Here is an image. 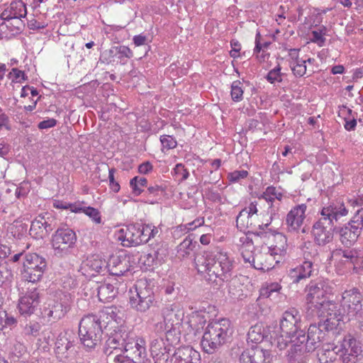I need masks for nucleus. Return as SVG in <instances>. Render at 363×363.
Segmentation results:
<instances>
[{
    "instance_id": "1",
    "label": "nucleus",
    "mask_w": 363,
    "mask_h": 363,
    "mask_svg": "<svg viewBox=\"0 0 363 363\" xmlns=\"http://www.w3.org/2000/svg\"><path fill=\"white\" fill-rule=\"evenodd\" d=\"M194 264L198 273L208 283L221 286L228 282L230 296H240L242 289L237 279H233V261L226 252L205 251L195 256Z\"/></svg>"
},
{
    "instance_id": "2",
    "label": "nucleus",
    "mask_w": 363,
    "mask_h": 363,
    "mask_svg": "<svg viewBox=\"0 0 363 363\" xmlns=\"http://www.w3.org/2000/svg\"><path fill=\"white\" fill-rule=\"evenodd\" d=\"M121 350L123 354L113 357L115 363H141L145 357V341L138 339L133 333L120 330L106 340L104 352L111 357L113 351Z\"/></svg>"
},
{
    "instance_id": "3",
    "label": "nucleus",
    "mask_w": 363,
    "mask_h": 363,
    "mask_svg": "<svg viewBox=\"0 0 363 363\" xmlns=\"http://www.w3.org/2000/svg\"><path fill=\"white\" fill-rule=\"evenodd\" d=\"M348 212L349 209L340 203H330L323 206L312 226L311 233L315 244L325 246L330 243L333 240L334 232H336L335 223Z\"/></svg>"
},
{
    "instance_id": "4",
    "label": "nucleus",
    "mask_w": 363,
    "mask_h": 363,
    "mask_svg": "<svg viewBox=\"0 0 363 363\" xmlns=\"http://www.w3.org/2000/svg\"><path fill=\"white\" fill-rule=\"evenodd\" d=\"M106 315H108L117 322V314L111 308L100 311L98 314H88L84 315L79 324V336L81 343L88 350L95 349L100 345L104 333L103 328L106 329L101 320Z\"/></svg>"
},
{
    "instance_id": "5",
    "label": "nucleus",
    "mask_w": 363,
    "mask_h": 363,
    "mask_svg": "<svg viewBox=\"0 0 363 363\" xmlns=\"http://www.w3.org/2000/svg\"><path fill=\"white\" fill-rule=\"evenodd\" d=\"M233 334L231 322L227 318L212 320L205 329L201 342L203 351L213 354L230 341Z\"/></svg>"
},
{
    "instance_id": "6",
    "label": "nucleus",
    "mask_w": 363,
    "mask_h": 363,
    "mask_svg": "<svg viewBox=\"0 0 363 363\" xmlns=\"http://www.w3.org/2000/svg\"><path fill=\"white\" fill-rule=\"evenodd\" d=\"M325 335L315 324H311L307 333L304 329L299 332V335L293 340V345L288 352L290 359H296L305 352H311L317 349L321 342L325 340Z\"/></svg>"
},
{
    "instance_id": "7",
    "label": "nucleus",
    "mask_w": 363,
    "mask_h": 363,
    "mask_svg": "<svg viewBox=\"0 0 363 363\" xmlns=\"http://www.w3.org/2000/svg\"><path fill=\"white\" fill-rule=\"evenodd\" d=\"M307 303L311 308L319 311H334L337 308L335 303L329 301L328 295L332 292V288L325 280L311 281L306 287Z\"/></svg>"
},
{
    "instance_id": "8",
    "label": "nucleus",
    "mask_w": 363,
    "mask_h": 363,
    "mask_svg": "<svg viewBox=\"0 0 363 363\" xmlns=\"http://www.w3.org/2000/svg\"><path fill=\"white\" fill-rule=\"evenodd\" d=\"M363 296L359 291L353 288L346 290L342 295L340 311L342 319L350 321L355 320L359 328L363 325Z\"/></svg>"
},
{
    "instance_id": "9",
    "label": "nucleus",
    "mask_w": 363,
    "mask_h": 363,
    "mask_svg": "<svg viewBox=\"0 0 363 363\" xmlns=\"http://www.w3.org/2000/svg\"><path fill=\"white\" fill-rule=\"evenodd\" d=\"M129 294L130 306L138 312L145 313L157 303L153 290L145 280L138 281Z\"/></svg>"
},
{
    "instance_id": "10",
    "label": "nucleus",
    "mask_w": 363,
    "mask_h": 363,
    "mask_svg": "<svg viewBox=\"0 0 363 363\" xmlns=\"http://www.w3.org/2000/svg\"><path fill=\"white\" fill-rule=\"evenodd\" d=\"M47 267L48 262L44 257L36 253L26 254L21 270L22 278L32 283L39 281Z\"/></svg>"
},
{
    "instance_id": "11",
    "label": "nucleus",
    "mask_w": 363,
    "mask_h": 363,
    "mask_svg": "<svg viewBox=\"0 0 363 363\" xmlns=\"http://www.w3.org/2000/svg\"><path fill=\"white\" fill-rule=\"evenodd\" d=\"M77 242L75 232L69 228H57L52 236L51 244L55 256L65 257L71 254Z\"/></svg>"
},
{
    "instance_id": "12",
    "label": "nucleus",
    "mask_w": 363,
    "mask_h": 363,
    "mask_svg": "<svg viewBox=\"0 0 363 363\" xmlns=\"http://www.w3.org/2000/svg\"><path fill=\"white\" fill-rule=\"evenodd\" d=\"M337 346L341 363H357L363 357L360 342L351 334L345 335Z\"/></svg>"
},
{
    "instance_id": "13",
    "label": "nucleus",
    "mask_w": 363,
    "mask_h": 363,
    "mask_svg": "<svg viewBox=\"0 0 363 363\" xmlns=\"http://www.w3.org/2000/svg\"><path fill=\"white\" fill-rule=\"evenodd\" d=\"M357 215L354 212L352 218L343 226L336 228V233L340 242L346 247H350L357 241L363 230V221L357 220Z\"/></svg>"
},
{
    "instance_id": "14",
    "label": "nucleus",
    "mask_w": 363,
    "mask_h": 363,
    "mask_svg": "<svg viewBox=\"0 0 363 363\" xmlns=\"http://www.w3.org/2000/svg\"><path fill=\"white\" fill-rule=\"evenodd\" d=\"M56 227V219L50 213L40 214L31 222L29 234L36 240H43Z\"/></svg>"
},
{
    "instance_id": "15",
    "label": "nucleus",
    "mask_w": 363,
    "mask_h": 363,
    "mask_svg": "<svg viewBox=\"0 0 363 363\" xmlns=\"http://www.w3.org/2000/svg\"><path fill=\"white\" fill-rule=\"evenodd\" d=\"M279 326L282 334L290 338V342L293 344V340L296 339V336L303 330L298 311L295 309L285 311L282 315Z\"/></svg>"
},
{
    "instance_id": "16",
    "label": "nucleus",
    "mask_w": 363,
    "mask_h": 363,
    "mask_svg": "<svg viewBox=\"0 0 363 363\" xmlns=\"http://www.w3.org/2000/svg\"><path fill=\"white\" fill-rule=\"evenodd\" d=\"M307 206L304 203L293 207L286 214L285 225L287 232L298 233L306 218Z\"/></svg>"
},
{
    "instance_id": "17",
    "label": "nucleus",
    "mask_w": 363,
    "mask_h": 363,
    "mask_svg": "<svg viewBox=\"0 0 363 363\" xmlns=\"http://www.w3.org/2000/svg\"><path fill=\"white\" fill-rule=\"evenodd\" d=\"M255 218L256 216L249 215V213L246 211H240L236 217V227L240 231L245 233H252L257 235H261L263 233L262 231L254 232L256 230ZM270 223L271 221H267L266 223L259 224L258 225V228L260 230H263Z\"/></svg>"
},
{
    "instance_id": "18",
    "label": "nucleus",
    "mask_w": 363,
    "mask_h": 363,
    "mask_svg": "<svg viewBox=\"0 0 363 363\" xmlns=\"http://www.w3.org/2000/svg\"><path fill=\"white\" fill-rule=\"evenodd\" d=\"M281 251L280 248L277 247H269L266 252L258 251L255 252V257L253 258V267L256 269L268 272L274 267L276 263L279 261L275 260L274 255Z\"/></svg>"
},
{
    "instance_id": "19",
    "label": "nucleus",
    "mask_w": 363,
    "mask_h": 363,
    "mask_svg": "<svg viewBox=\"0 0 363 363\" xmlns=\"http://www.w3.org/2000/svg\"><path fill=\"white\" fill-rule=\"evenodd\" d=\"M272 358L269 350L257 346L243 351L239 361L240 363H270Z\"/></svg>"
},
{
    "instance_id": "20",
    "label": "nucleus",
    "mask_w": 363,
    "mask_h": 363,
    "mask_svg": "<svg viewBox=\"0 0 363 363\" xmlns=\"http://www.w3.org/2000/svg\"><path fill=\"white\" fill-rule=\"evenodd\" d=\"M321 315L323 316L317 323L315 326L324 333L326 336L328 333L336 329L339 325L340 321H344L342 319L340 311H337V308L334 311H320Z\"/></svg>"
},
{
    "instance_id": "21",
    "label": "nucleus",
    "mask_w": 363,
    "mask_h": 363,
    "mask_svg": "<svg viewBox=\"0 0 363 363\" xmlns=\"http://www.w3.org/2000/svg\"><path fill=\"white\" fill-rule=\"evenodd\" d=\"M40 303L39 292L37 289L28 291L18 301V308L22 315H30Z\"/></svg>"
},
{
    "instance_id": "22",
    "label": "nucleus",
    "mask_w": 363,
    "mask_h": 363,
    "mask_svg": "<svg viewBox=\"0 0 363 363\" xmlns=\"http://www.w3.org/2000/svg\"><path fill=\"white\" fill-rule=\"evenodd\" d=\"M150 350L155 363H167L172 347L166 343L164 337H159L152 340Z\"/></svg>"
},
{
    "instance_id": "23",
    "label": "nucleus",
    "mask_w": 363,
    "mask_h": 363,
    "mask_svg": "<svg viewBox=\"0 0 363 363\" xmlns=\"http://www.w3.org/2000/svg\"><path fill=\"white\" fill-rule=\"evenodd\" d=\"M162 314L167 327L180 326L184 318V311L177 303L167 305L162 310Z\"/></svg>"
},
{
    "instance_id": "24",
    "label": "nucleus",
    "mask_w": 363,
    "mask_h": 363,
    "mask_svg": "<svg viewBox=\"0 0 363 363\" xmlns=\"http://www.w3.org/2000/svg\"><path fill=\"white\" fill-rule=\"evenodd\" d=\"M172 363H200L201 357L198 351L191 346L178 347L174 352Z\"/></svg>"
},
{
    "instance_id": "25",
    "label": "nucleus",
    "mask_w": 363,
    "mask_h": 363,
    "mask_svg": "<svg viewBox=\"0 0 363 363\" xmlns=\"http://www.w3.org/2000/svg\"><path fill=\"white\" fill-rule=\"evenodd\" d=\"M130 257L111 256L108 260V272L113 276H122L130 269Z\"/></svg>"
},
{
    "instance_id": "26",
    "label": "nucleus",
    "mask_w": 363,
    "mask_h": 363,
    "mask_svg": "<svg viewBox=\"0 0 363 363\" xmlns=\"http://www.w3.org/2000/svg\"><path fill=\"white\" fill-rule=\"evenodd\" d=\"M140 224L131 223L128 225L125 228L120 230L121 235L119 236V240L123 242H127L124 244L126 246H137L142 244L140 239Z\"/></svg>"
},
{
    "instance_id": "27",
    "label": "nucleus",
    "mask_w": 363,
    "mask_h": 363,
    "mask_svg": "<svg viewBox=\"0 0 363 363\" xmlns=\"http://www.w3.org/2000/svg\"><path fill=\"white\" fill-rule=\"evenodd\" d=\"M74 343L67 337V334L60 333L55 342V352L60 361H66L73 352Z\"/></svg>"
},
{
    "instance_id": "28",
    "label": "nucleus",
    "mask_w": 363,
    "mask_h": 363,
    "mask_svg": "<svg viewBox=\"0 0 363 363\" xmlns=\"http://www.w3.org/2000/svg\"><path fill=\"white\" fill-rule=\"evenodd\" d=\"M313 266L311 262H303L295 268L290 269L288 276L292 284H298L312 275Z\"/></svg>"
},
{
    "instance_id": "29",
    "label": "nucleus",
    "mask_w": 363,
    "mask_h": 363,
    "mask_svg": "<svg viewBox=\"0 0 363 363\" xmlns=\"http://www.w3.org/2000/svg\"><path fill=\"white\" fill-rule=\"evenodd\" d=\"M313 266L311 262H303L295 268L290 269L288 276L292 284H298L312 275Z\"/></svg>"
},
{
    "instance_id": "30",
    "label": "nucleus",
    "mask_w": 363,
    "mask_h": 363,
    "mask_svg": "<svg viewBox=\"0 0 363 363\" xmlns=\"http://www.w3.org/2000/svg\"><path fill=\"white\" fill-rule=\"evenodd\" d=\"M313 266L311 262H303L295 268L290 269L288 276L292 284H298L312 275Z\"/></svg>"
},
{
    "instance_id": "31",
    "label": "nucleus",
    "mask_w": 363,
    "mask_h": 363,
    "mask_svg": "<svg viewBox=\"0 0 363 363\" xmlns=\"http://www.w3.org/2000/svg\"><path fill=\"white\" fill-rule=\"evenodd\" d=\"M81 269L83 270V273L85 274L87 273L88 276L104 274L105 272H108V262L105 259L92 257L83 263Z\"/></svg>"
},
{
    "instance_id": "32",
    "label": "nucleus",
    "mask_w": 363,
    "mask_h": 363,
    "mask_svg": "<svg viewBox=\"0 0 363 363\" xmlns=\"http://www.w3.org/2000/svg\"><path fill=\"white\" fill-rule=\"evenodd\" d=\"M69 310V306L67 303L57 301L52 305L44 308L42 315L43 318H47L49 321H55L64 317Z\"/></svg>"
},
{
    "instance_id": "33",
    "label": "nucleus",
    "mask_w": 363,
    "mask_h": 363,
    "mask_svg": "<svg viewBox=\"0 0 363 363\" xmlns=\"http://www.w3.org/2000/svg\"><path fill=\"white\" fill-rule=\"evenodd\" d=\"M272 339L269 328L259 324L252 326L247 333V340L256 344L264 340L271 342Z\"/></svg>"
},
{
    "instance_id": "34",
    "label": "nucleus",
    "mask_w": 363,
    "mask_h": 363,
    "mask_svg": "<svg viewBox=\"0 0 363 363\" xmlns=\"http://www.w3.org/2000/svg\"><path fill=\"white\" fill-rule=\"evenodd\" d=\"M337 346L333 344H325L318 350L317 357L320 363H333L339 359Z\"/></svg>"
},
{
    "instance_id": "35",
    "label": "nucleus",
    "mask_w": 363,
    "mask_h": 363,
    "mask_svg": "<svg viewBox=\"0 0 363 363\" xmlns=\"http://www.w3.org/2000/svg\"><path fill=\"white\" fill-rule=\"evenodd\" d=\"M99 299L102 302H110L117 294L116 287L109 283H103L97 287Z\"/></svg>"
},
{
    "instance_id": "36",
    "label": "nucleus",
    "mask_w": 363,
    "mask_h": 363,
    "mask_svg": "<svg viewBox=\"0 0 363 363\" xmlns=\"http://www.w3.org/2000/svg\"><path fill=\"white\" fill-rule=\"evenodd\" d=\"M197 245L190 236H187L177 247V257L181 259L189 257Z\"/></svg>"
},
{
    "instance_id": "37",
    "label": "nucleus",
    "mask_w": 363,
    "mask_h": 363,
    "mask_svg": "<svg viewBox=\"0 0 363 363\" xmlns=\"http://www.w3.org/2000/svg\"><path fill=\"white\" fill-rule=\"evenodd\" d=\"M167 255V250L164 248H158L154 250L152 253L145 255L142 258L143 264L147 267H152L157 262H163L164 257Z\"/></svg>"
},
{
    "instance_id": "38",
    "label": "nucleus",
    "mask_w": 363,
    "mask_h": 363,
    "mask_svg": "<svg viewBox=\"0 0 363 363\" xmlns=\"http://www.w3.org/2000/svg\"><path fill=\"white\" fill-rule=\"evenodd\" d=\"M9 7L14 20H18V23L21 24V18L26 17L27 14L26 4L21 0L14 1L11 3Z\"/></svg>"
},
{
    "instance_id": "39",
    "label": "nucleus",
    "mask_w": 363,
    "mask_h": 363,
    "mask_svg": "<svg viewBox=\"0 0 363 363\" xmlns=\"http://www.w3.org/2000/svg\"><path fill=\"white\" fill-rule=\"evenodd\" d=\"M165 340L164 341L171 347L177 345L180 341V326H169L165 325Z\"/></svg>"
},
{
    "instance_id": "40",
    "label": "nucleus",
    "mask_w": 363,
    "mask_h": 363,
    "mask_svg": "<svg viewBox=\"0 0 363 363\" xmlns=\"http://www.w3.org/2000/svg\"><path fill=\"white\" fill-rule=\"evenodd\" d=\"M206 323L205 315L198 311L193 312L189 318L188 323L192 330L199 331Z\"/></svg>"
},
{
    "instance_id": "41",
    "label": "nucleus",
    "mask_w": 363,
    "mask_h": 363,
    "mask_svg": "<svg viewBox=\"0 0 363 363\" xmlns=\"http://www.w3.org/2000/svg\"><path fill=\"white\" fill-rule=\"evenodd\" d=\"M28 230L26 223L15 222L9 227V231L14 238L21 240L26 235Z\"/></svg>"
},
{
    "instance_id": "42",
    "label": "nucleus",
    "mask_w": 363,
    "mask_h": 363,
    "mask_svg": "<svg viewBox=\"0 0 363 363\" xmlns=\"http://www.w3.org/2000/svg\"><path fill=\"white\" fill-rule=\"evenodd\" d=\"M69 206L71 208L72 211H73V212L82 211L86 216L90 217L93 220V221H94L96 223H100L101 222L100 212L96 208H94L91 206H88V207L73 209L72 207V205H69Z\"/></svg>"
},
{
    "instance_id": "43",
    "label": "nucleus",
    "mask_w": 363,
    "mask_h": 363,
    "mask_svg": "<svg viewBox=\"0 0 363 363\" xmlns=\"http://www.w3.org/2000/svg\"><path fill=\"white\" fill-rule=\"evenodd\" d=\"M110 55L116 56L120 60H122L123 57L130 58L133 56V52L130 49L124 45L116 46L112 49L109 50Z\"/></svg>"
},
{
    "instance_id": "44",
    "label": "nucleus",
    "mask_w": 363,
    "mask_h": 363,
    "mask_svg": "<svg viewBox=\"0 0 363 363\" xmlns=\"http://www.w3.org/2000/svg\"><path fill=\"white\" fill-rule=\"evenodd\" d=\"M147 184V180L145 177H135L130 182V186L135 196H138L142 193L143 190L140 187L145 186Z\"/></svg>"
},
{
    "instance_id": "45",
    "label": "nucleus",
    "mask_w": 363,
    "mask_h": 363,
    "mask_svg": "<svg viewBox=\"0 0 363 363\" xmlns=\"http://www.w3.org/2000/svg\"><path fill=\"white\" fill-rule=\"evenodd\" d=\"M240 81L236 80L231 84V97L234 101H240L242 99L243 89Z\"/></svg>"
},
{
    "instance_id": "46",
    "label": "nucleus",
    "mask_w": 363,
    "mask_h": 363,
    "mask_svg": "<svg viewBox=\"0 0 363 363\" xmlns=\"http://www.w3.org/2000/svg\"><path fill=\"white\" fill-rule=\"evenodd\" d=\"M283 74H284L281 72V67L278 65L267 73L265 78L270 84H275L276 82H282Z\"/></svg>"
},
{
    "instance_id": "47",
    "label": "nucleus",
    "mask_w": 363,
    "mask_h": 363,
    "mask_svg": "<svg viewBox=\"0 0 363 363\" xmlns=\"http://www.w3.org/2000/svg\"><path fill=\"white\" fill-rule=\"evenodd\" d=\"M306 61L305 60H297L296 62H291V69L293 74L297 77H303L306 72Z\"/></svg>"
},
{
    "instance_id": "48",
    "label": "nucleus",
    "mask_w": 363,
    "mask_h": 363,
    "mask_svg": "<svg viewBox=\"0 0 363 363\" xmlns=\"http://www.w3.org/2000/svg\"><path fill=\"white\" fill-rule=\"evenodd\" d=\"M41 329V325L38 322H29L23 328L25 335L37 337Z\"/></svg>"
},
{
    "instance_id": "49",
    "label": "nucleus",
    "mask_w": 363,
    "mask_h": 363,
    "mask_svg": "<svg viewBox=\"0 0 363 363\" xmlns=\"http://www.w3.org/2000/svg\"><path fill=\"white\" fill-rule=\"evenodd\" d=\"M30 191V184L28 182H21L16 189L15 195L18 199H25Z\"/></svg>"
},
{
    "instance_id": "50",
    "label": "nucleus",
    "mask_w": 363,
    "mask_h": 363,
    "mask_svg": "<svg viewBox=\"0 0 363 363\" xmlns=\"http://www.w3.org/2000/svg\"><path fill=\"white\" fill-rule=\"evenodd\" d=\"M262 198L264 199L269 205V208L271 209L270 211V220L271 221L273 218V216L276 215V211L278 209V206L279 205V203L275 204L274 198L272 197V195H267V189L262 194Z\"/></svg>"
},
{
    "instance_id": "51",
    "label": "nucleus",
    "mask_w": 363,
    "mask_h": 363,
    "mask_svg": "<svg viewBox=\"0 0 363 363\" xmlns=\"http://www.w3.org/2000/svg\"><path fill=\"white\" fill-rule=\"evenodd\" d=\"M160 142L162 145V148L167 150L174 149L177 145V142L175 138L168 135H161Z\"/></svg>"
},
{
    "instance_id": "52",
    "label": "nucleus",
    "mask_w": 363,
    "mask_h": 363,
    "mask_svg": "<svg viewBox=\"0 0 363 363\" xmlns=\"http://www.w3.org/2000/svg\"><path fill=\"white\" fill-rule=\"evenodd\" d=\"M342 256L346 259V262L354 265L357 264L359 260L358 252L354 249L343 250Z\"/></svg>"
},
{
    "instance_id": "53",
    "label": "nucleus",
    "mask_w": 363,
    "mask_h": 363,
    "mask_svg": "<svg viewBox=\"0 0 363 363\" xmlns=\"http://www.w3.org/2000/svg\"><path fill=\"white\" fill-rule=\"evenodd\" d=\"M9 77H12L13 82H18L21 83L23 81L27 80L28 77L24 73V72L17 69L13 68L10 73L9 74Z\"/></svg>"
},
{
    "instance_id": "54",
    "label": "nucleus",
    "mask_w": 363,
    "mask_h": 363,
    "mask_svg": "<svg viewBox=\"0 0 363 363\" xmlns=\"http://www.w3.org/2000/svg\"><path fill=\"white\" fill-rule=\"evenodd\" d=\"M103 167H104V169L105 170H108V179H109V182H110V184H109V186H110V188L111 189V190L114 192H118L119 190H120V185L119 184L115 181L114 179V172H115V169L114 168H109L108 167L107 164H104Z\"/></svg>"
},
{
    "instance_id": "55",
    "label": "nucleus",
    "mask_w": 363,
    "mask_h": 363,
    "mask_svg": "<svg viewBox=\"0 0 363 363\" xmlns=\"http://www.w3.org/2000/svg\"><path fill=\"white\" fill-rule=\"evenodd\" d=\"M174 172L176 176H179L181 178L179 179L180 182L185 181L188 179L189 173L182 163L177 164L174 168Z\"/></svg>"
},
{
    "instance_id": "56",
    "label": "nucleus",
    "mask_w": 363,
    "mask_h": 363,
    "mask_svg": "<svg viewBox=\"0 0 363 363\" xmlns=\"http://www.w3.org/2000/svg\"><path fill=\"white\" fill-rule=\"evenodd\" d=\"M10 254V249L6 245L0 244V269H8L6 258Z\"/></svg>"
},
{
    "instance_id": "57",
    "label": "nucleus",
    "mask_w": 363,
    "mask_h": 363,
    "mask_svg": "<svg viewBox=\"0 0 363 363\" xmlns=\"http://www.w3.org/2000/svg\"><path fill=\"white\" fill-rule=\"evenodd\" d=\"M318 252L316 249L306 247L303 251V262H311L313 264V262L318 259Z\"/></svg>"
},
{
    "instance_id": "58",
    "label": "nucleus",
    "mask_w": 363,
    "mask_h": 363,
    "mask_svg": "<svg viewBox=\"0 0 363 363\" xmlns=\"http://www.w3.org/2000/svg\"><path fill=\"white\" fill-rule=\"evenodd\" d=\"M150 224L140 225V239L142 244L147 242L150 240Z\"/></svg>"
},
{
    "instance_id": "59",
    "label": "nucleus",
    "mask_w": 363,
    "mask_h": 363,
    "mask_svg": "<svg viewBox=\"0 0 363 363\" xmlns=\"http://www.w3.org/2000/svg\"><path fill=\"white\" fill-rule=\"evenodd\" d=\"M248 172L246 170H236L231 172L228 177L231 182H237L240 179L247 177Z\"/></svg>"
},
{
    "instance_id": "60",
    "label": "nucleus",
    "mask_w": 363,
    "mask_h": 363,
    "mask_svg": "<svg viewBox=\"0 0 363 363\" xmlns=\"http://www.w3.org/2000/svg\"><path fill=\"white\" fill-rule=\"evenodd\" d=\"M57 125V120L55 118H48L44 121H40L38 128L40 130L48 129L50 128H53Z\"/></svg>"
},
{
    "instance_id": "61",
    "label": "nucleus",
    "mask_w": 363,
    "mask_h": 363,
    "mask_svg": "<svg viewBox=\"0 0 363 363\" xmlns=\"http://www.w3.org/2000/svg\"><path fill=\"white\" fill-rule=\"evenodd\" d=\"M13 277L12 272L9 269H0V286L6 281L10 280Z\"/></svg>"
},
{
    "instance_id": "62",
    "label": "nucleus",
    "mask_w": 363,
    "mask_h": 363,
    "mask_svg": "<svg viewBox=\"0 0 363 363\" xmlns=\"http://www.w3.org/2000/svg\"><path fill=\"white\" fill-rule=\"evenodd\" d=\"M242 257L245 263H249L253 266V258L255 257V253H253L250 250H242L241 253Z\"/></svg>"
},
{
    "instance_id": "63",
    "label": "nucleus",
    "mask_w": 363,
    "mask_h": 363,
    "mask_svg": "<svg viewBox=\"0 0 363 363\" xmlns=\"http://www.w3.org/2000/svg\"><path fill=\"white\" fill-rule=\"evenodd\" d=\"M17 320L13 316L7 313L4 320V330L7 328L12 329L17 325Z\"/></svg>"
},
{
    "instance_id": "64",
    "label": "nucleus",
    "mask_w": 363,
    "mask_h": 363,
    "mask_svg": "<svg viewBox=\"0 0 363 363\" xmlns=\"http://www.w3.org/2000/svg\"><path fill=\"white\" fill-rule=\"evenodd\" d=\"M272 195L274 198V201H280L282 199L283 194L279 192L274 186H268L267 188V196Z\"/></svg>"
}]
</instances>
